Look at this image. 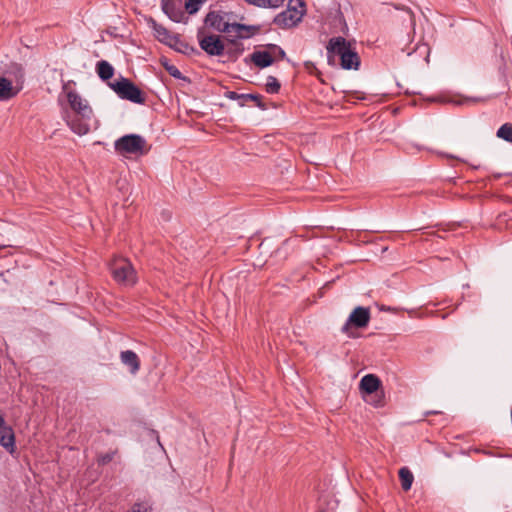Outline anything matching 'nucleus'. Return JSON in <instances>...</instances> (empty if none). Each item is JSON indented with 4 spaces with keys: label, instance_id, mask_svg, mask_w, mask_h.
<instances>
[{
    "label": "nucleus",
    "instance_id": "1",
    "mask_svg": "<svg viewBox=\"0 0 512 512\" xmlns=\"http://www.w3.org/2000/svg\"><path fill=\"white\" fill-rule=\"evenodd\" d=\"M67 100L73 115L66 118L67 125L78 135H85L90 131V121L93 115L92 108L88 102L83 99L77 92L70 91L67 93Z\"/></svg>",
    "mask_w": 512,
    "mask_h": 512
},
{
    "label": "nucleus",
    "instance_id": "2",
    "mask_svg": "<svg viewBox=\"0 0 512 512\" xmlns=\"http://www.w3.org/2000/svg\"><path fill=\"white\" fill-rule=\"evenodd\" d=\"M329 61L332 55H337L341 60V67L345 70H357L360 66V58L357 52L353 51L350 43L341 36L333 37L327 45Z\"/></svg>",
    "mask_w": 512,
    "mask_h": 512
},
{
    "label": "nucleus",
    "instance_id": "3",
    "mask_svg": "<svg viewBox=\"0 0 512 512\" xmlns=\"http://www.w3.org/2000/svg\"><path fill=\"white\" fill-rule=\"evenodd\" d=\"M108 85L121 99L136 104L145 103L143 92L131 80L123 76H120L113 82H109Z\"/></svg>",
    "mask_w": 512,
    "mask_h": 512
},
{
    "label": "nucleus",
    "instance_id": "4",
    "mask_svg": "<svg viewBox=\"0 0 512 512\" xmlns=\"http://www.w3.org/2000/svg\"><path fill=\"white\" fill-rule=\"evenodd\" d=\"M114 148L122 155H144L149 151L146 140L138 134H129L119 138L115 141Z\"/></svg>",
    "mask_w": 512,
    "mask_h": 512
},
{
    "label": "nucleus",
    "instance_id": "5",
    "mask_svg": "<svg viewBox=\"0 0 512 512\" xmlns=\"http://www.w3.org/2000/svg\"><path fill=\"white\" fill-rule=\"evenodd\" d=\"M233 13L225 11H210L207 13L204 19V23L207 27L214 29L220 33H226L229 36L232 34V26L234 22H231Z\"/></svg>",
    "mask_w": 512,
    "mask_h": 512
},
{
    "label": "nucleus",
    "instance_id": "6",
    "mask_svg": "<svg viewBox=\"0 0 512 512\" xmlns=\"http://www.w3.org/2000/svg\"><path fill=\"white\" fill-rule=\"evenodd\" d=\"M110 271L118 283L132 285L135 283V271L132 264L124 258L114 259L110 264Z\"/></svg>",
    "mask_w": 512,
    "mask_h": 512
},
{
    "label": "nucleus",
    "instance_id": "7",
    "mask_svg": "<svg viewBox=\"0 0 512 512\" xmlns=\"http://www.w3.org/2000/svg\"><path fill=\"white\" fill-rule=\"evenodd\" d=\"M200 48L209 56H222L225 52V45L219 35H203V29L197 33Z\"/></svg>",
    "mask_w": 512,
    "mask_h": 512
},
{
    "label": "nucleus",
    "instance_id": "8",
    "mask_svg": "<svg viewBox=\"0 0 512 512\" xmlns=\"http://www.w3.org/2000/svg\"><path fill=\"white\" fill-rule=\"evenodd\" d=\"M304 14L305 9L298 10L295 6L293 8L288 7L285 11L275 16L273 23L282 29L291 28L301 21Z\"/></svg>",
    "mask_w": 512,
    "mask_h": 512
},
{
    "label": "nucleus",
    "instance_id": "9",
    "mask_svg": "<svg viewBox=\"0 0 512 512\" xmlns=\"http://www.w3.org/2000/svg\"><path fill=\"white\" fill-rule=\"evenodd\" d=\"M369 320H370L369 309L361 307V306L356 307L350 314L346 323L343 325L342 332L348 333L351 325L356 328H364L368 325Z\"/></svg>",
    "mask_w": 512,
    "mask_h": 512
},
{
    "label": "nucleus",
    "instance_id": "10",
    "mask_svg": "<svg viewBox=\"0 0 512 512\" xmlns=\"http://www.w3.org/2000/svg\"><path fill=\"white\" fill-rule=\"evenodd\" d=\"M0 445L10 454L15 451V434L13 429L6 425L3 416L0 414Z\"/></svg>",
    "mask_w": 512,
    "mask_h": 512
},
{
    "label": "nucleus",
    "instance_id": "11",
    "mask_svg": "<svg viewBox=\"0 0 512 512\" xmlns=\"http://www.w3.org/2000/svg\"><path fill=\"white\" fill-rule=\"evenodd\" d=\"M260 25H246L234 22L231 37L235 39H248L260 32Z\"/></svg>",
    "mask_w": 512,
    "mask_h": 512
},
{
    "label": "nucleus",
    "instance_id": "12",
    "mask_svg": "<svg viewBox=\"0 0 512 512\" xmlns=\"http://www.w3.org/2000/svg\"><path fill=\"white\" fill-rule=\"evenodd\" d=\"M161 6L163 12L174 22H180L184 17L180 5L175 0H162Z\"/></svg>",
    "mask_w": 512,
    "mask_h": 512
},
{
    "label": "nucleus",
    "instance_id": "13",
    "mask_svg": "<svg viewBox=\"0 0 512 512\" xmlns=\"http://www.w3.org/2000/svg\"><path fill=\"white\" fill-rule=\"evenodd\" d=\"M380 379L374 374L365 375L360 381V390L366 396L379 392Z\"/></svg>",
    "mask_w": 512,
    "mask_h": 512
},
{
    "label": "nucleus",
    "instance_id": "14",
    "mask_svg": "<svg viewBox=\"0 0 512 512\" xmlns=\"http://www.w3.org/2000/svg\"><path fill=\"white\" fill-rule=\"evenodd\" d=\"M152 28L154 30L155 37L163 44L168 45L169 47L175 42V39L178 35L172 34L168 29H166L163 25L158 24L155 21H152Z\"/></svg>",
    "mask_w": 512,
    "mask_h": 512
},
{
    "label": "nucleus",
    "instance_id": "15",
    "mask_svg": "<svg viewBox=\"0 0 512 512\" xmlns=\"http://www.w3.org/2000/svg\"><path fill=\"white\" fill-rule=\"evenodd\" d=\"M121 362L128 367L131 374L135 375L140 369V360L138 355L132 350L122 351L120 353Z\"/></svg>",
    "mask_w": 512,
    "mask_h": 512
},
{
    "label": "nucleus",
    "instance_id": "16",
    "mask_svg": "<svg viewBox=\"0 0 512 512\" xmlns=\"http://www.w3.org/2000/svg\"><path fill=\"white\" fill-rule=\"evenodd\" d=\"M250 60L255 66L261 69L269 67L274 63V58L272 57V53L269 49L265 51H254L250 55Z\"/></svg>",
    "mask_w": 512,
    "mask_h": 512
},
{
    "label": "nucleus",
    "instance_id": "17",
    "mask_svg": "<svg viewBox=\"0 0 512 512\" xmlns=\"http://www.w3.org/2000/svg\"><path fill=\"white\" fill-rule=\"evenodd\" d=\"M17 91L12 86V82L7 78L0 77V101H5L13 98Z\"/></svg>",
    "mask_w": 512,
    "mask_h": 512
},
{
    "label": "nucleus",
    "instance_id": "18",
    "mask_svg": "<svg viewBox=\"0 0 512 512\" xmlns=\"http://www.w3.org/2000/svg\"><path fill=\"white\" fill-rule=\"evenodd\" d=\"M96 71L98 76L103 80L107 81L114 75L113 66L106 60H101L96 65Z\"/></svg>",
    "mask_w": 512,
    "mask_h": 512
},
{
    "label": "nucleus",
    "instance_id": "19",
    "mask_svg": "<svg viewBox=\"0 0 512 512\" xmlns=\"http://www.w3.org/2000/svg\"><path fill=\"white\" fill-rule=\"evenodd\" d=\"M171 48L185 55L199 54V51L188 43L182 41L179 36L175 39Z\"/></svg>",
    "mask_w": 512,
    "mask_h": 512
},
{
    "label": "nucleus",
    "instance_id": "20",
    "mask_svg": "<svg viewBox=\"0 0 512 512\" xmlns=\"http://www.w3.org/2000/svg\"><path fill=\"white\" fill-rule=\"evenodd\" d=\"M399 478L401 480V486L404 491L410 490L414 476L412 472L407 467H402L399 470Z\"/></svg>",
    "mask_w": 512,
    "mask_h": 512
},
{
    "label": "nucleus",
    "instance_id": "21",
    "mask_svg": "<svg viewBox=\"0 0 512 512\" xmlns=\"http://www.w3.org/2000/svg\"><path fill=\"white\" fill-rule=\"evenodd\" d=\"M497 137L504 139L507 142H512V124H503L496 133Z\"/></svg>",
    "mask_w": 512,
    "mask_h": 512
},
{
    "label": "nucleus",
    "instance_id": "22",
    "mask_svg": "<svg viewBox=\"0 0 512 512\" xmlns=\"http://www.w3.org/2000/svg\"><path fill=\"white\" fill-rule=\"evenodd\" d=\"M265 88L267 93L277 94L281 88V84L274 76H268Z\"/></svg>",
    "mask_w": 512,
    "mask_h": 512
},
{
    "label": "nucleus",
    "instance_id": "23",
    "mask_svg": "<svg viewBox=\"0 0 512 512\" xmlns=\"http://www.w3.org/2000/svg\"><path fill=\"white\" fill-rule=\"evenodd\" d=\"M230 43L233 45V47L229 48L226 53L229 55V57L236 59L243 53L244 47L241 43L236 42L235 39H231Z\"/></svg>",
    "mask_w": 512,
    "mask_h": 512
},
{
    "label": "nucleus",
    "instance_id": "24",
    "mask_svg": "<svg viewBox=\"0 0 512 512\" xmlns=\"http://www.w3.org/2000/svg\"><path fill=\"white\" fill-rule=\"evenodd\" d=\"M266 48L272 53V57L275 60H282L286 57L285 51L276 44H267Z\"/></svg>",
    "mask_w": 512,
    "mask_h": 512
},
{
    "label": "nucleus",
    "instance_id": "25",
    "mask_svg": "<svg viewBox=\"0 0 512 512\" xmlns=\"http://www.w3.org/2000/svg\"><path fill=\"white\" fill-rule=\"evenodd\" d=\"M370 399L365 398V400L372 404L375 407H382L384 405V395L383 392H377L373 395H369Z\"/></svg>",
    "mask_w": 512,
    "mask_h": 512
},
{
    "label": "nucleus",
    "instance_id": "26",
    "mask_svg": "<svg viewBox=\"0 0 512 512\" xmlns=\"http://www.w3.org/2000/svg\"><path fill=\"white\" fill-rule=\"evenodd\" d=\"M205 1L206 0H186L185 9L189 14H194L199 10L200 5Z\"/></svg>",
    "mask_w": 512,
    "mask_h": 512
},
{
    "label": "nucleus",
    "instance_id": "27",
    "mask_svg": "<svg viewBox=\"0 0 512 512\" xmlns=\"http://www.w3.org/2000/svg\"><path fill=\"white\" fill-rule=\"evenodd\" d=\"M244 100L254 101L260 109H266V105L262 101V96L259 94H245Z\"/></svg>",
    "mask_w": 512,
    "mask_h": 512
},
{
    "label": "nucleus",
    "instance_id": "28",
    "mask_svg": "<svg viewBox=\"0 0 512 512\" xmlns=\"http://www.w3.org/2000/svg\"><path fill=\"white\" fill-rule=\"evenodd\" d=\"M166 71L169 73L170 76L174 77L175 79H184L186 78L182 75L180 70L172 64V66L166 67Z\"/></svg>",
    "mask_w": 512,
    "mask_h": 512
},
{
    "label": "nucleus",
    "instance_id": "29",
    "mask_svg": "<svg viewBox=\"0 0 512 512\" xmlns=\"http://www.w3.org/2000/svg\"><path fill=\"white\" fill-rule=\"evenodd\" d=\"M225 97L230 99V100H239V99L244 100L245 94H238L235 91H227L225 93Z\"/></svg>",
    "mask_w": 512,
    "mask_h": 512
},
{
    "label": "nucleus",
    "instance_id": "30",
    "mask_svg": "<svg viewBox=\"0 0 512 512\" xmlns=\"http://www.w3.org/2000/svg\"><path fill=\"white\" fill-rule=\"evenodd\" d=\"M265 2H266V7L278 8L283 4L284 0H265Z\"/></svg>",
    "mask_w": 512,
    "mask_h": 512
},
{
    "label": "nucleus",
    "instance_id": "31",
    "mask_svg": "<svg viewBox=\"0 0 512 512\" xmlns=\"http://www.w3.org/2000/svg\"><path fill=\"white\" fill-rule=\"evenodd\" d=\"M293 6H295L296 9L300 7L303 10L305 7V2L304 0H289L288 7L293 8Z\"/></svg>",
    "mask_w": 512,
    "mask_h": 512
},
{
    "label": "nucleus",
    "instance_id": "32",
    "mask_svg": "<svg viewBox=\"0 0 512 512\" xmlns=\"http://www.w3.org/2000/svg\"><path fill=\"white\" fill-rule=\"evenodd\" d=\"M247 3L257 6V7H264L266 8V2L265 0H245Z\"/></svg>",
    "mask_w": 512,
    "mask_h": 512
},
{
    "label": "nucleus",
    "instance_id": "33",
    "mask_svg": "<svg viewBox=\"0 0 512 512\" xmlns=\"http://www.w3.org/2000/svg\"><path fill=\"white\" fill-rule=\"evenodd\" d=\"M131 512H147V509L140 503H136Z\"/></svg>",
    "mask_w": 512,
    "mask_h": 512
},
{
    "label": "nucleus",
    "instance_id": "34",
    "mask_svg": "<svg viewBox=\"0 0 512 512\" xmlns=\"http://www.w3.org/2000/svg\"><path fill=\"white\" fill-rule=\"evenodd\" d=\"M161 65L166 69V67L172 66V64L169 63L167 58H162L160 60Z\"/></svg>",
    "mask_w": 512,
    "mask_h": 512
},
{
    "label": "nucleus",
    "instance_id": "35",
    "mask_svg": "<svg viewBox=\"0 0 512 512\" xmlns=\"http://www.w3.org/2000/svg\"><path fill=\"white\" fill-rule=\"evenodd\" d=\"M305 67L307 70H311L312 68H315L314 64L310 61L305 62Z\"/></svg>",
    "mask_w": 512,
    "mask_h": 512
},
{
    "label": "nucleus",
    "instance_id": "36",
    "mask_svg": "<svg viewBox=\"0 0 512 512\" xmlns=\"http://www.w3.org/2000/svg\"><path fill=\"white\" fill-rule=\"evenodd\" d=\"M334 510H335V507L332 506L331 509H320L319 512H335Z\"/></svg>",
    "mask_w": 512,
    "mask_h": 512
},
{
    "label": "nucleus",
    "instance_id": "37",
    "mask_svg": "<svg viewBox=\"0 0 512 512\" xmlns=\"http://www.w3.org/2000/svg\"><path fill=\"white\" fill-rule=\"evenodd\" d=\"M407 12L410 14V17H411V20L413 19V13L411 12L410 9H407Z\"/></svg>",
    "mask_w": 512,
    "mask_h": 512
},
{
    "label": "nucleus",
    "instance_id": "38",
    "mask_svg": "<svg viewBox=\"0 0 512 512\" xmlns=\"http://www.w3.org/2000/svg\"><path fill=\"white\" fill-rule=\"evenodd\" d=\"M109 460H110L109 456L103 458V462H106V461H109Z\"/></svg>",
    "mask_w": 512,
    "mask_h": 512
}]
</instances>
